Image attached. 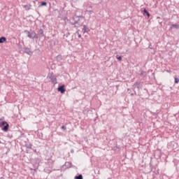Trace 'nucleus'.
Masks as SVG:
<instances>
[{
    "label": "nucleus",
    "mask_w": 179,
    "mask_h": 179,
    "mask_svg": "<svg viewBox=\"0 0 179 179\" xmlns=\"http://www.w3.org/2000/svg\"><path fill=\"white\" fill-rule=\"evenodd\" d=\"M24 33H25V34H27V36H29V33H31V32L29 31L24 30Z\"/></svg>",
    "instance_id": "obj_23"
},
{
    "label": "nucleus",
    "mask_w": 179,
    "mask_h": 179,
    "mask_svg": "<svg viewBox=\"0 0 179 179\" xmlns=\"http://www.w3.org/2000/svg\"><path fill=\"white\" fill-rule=\"evenodd\" d=\"M75 179H83V176L82 174L75 176Z\"/></svg>",
    "instance_id": "obj_18"
},
{
    "label": "nucleus",
    "mask_w": 179,
    "mask_h": 179,
    "mask_svg": "<svg viewBox=\"0 0 179 179\" xmlns=\"http://www.w3.org/2000/svg\"><path fill=\"white\" fill-rule=\"evenodd\" d=\"M18 48H19L20 50H21V48H22V46L21 44H18Z\"/></svg>",
    "instance_id": "obj_26"
},
{
    "label": "nucleus",
    "mask_w": 179,
    "mask_h": 179,
    "mask_svg": "<svg viewBox=\"0 0 179 179\" xmlns=\"http://www.w3.org/2000/svg\"><path fill=\"white\" fill-rule=\"evenodd\" d=\"M22 8L24 10H30L31 9V4L22 5Z\"/></svg>",
    "instance_id": "obj_8"
},
{
    "label": "nucleus",
    "mask_w": 179,
    "mask_h": 179,
    "mask_svg": "<svg viewBox=\"0 0 179 179\" xmlns=\"http://www.w3.org/2000/svg\"><path fill=\"white\" fill-rule=\"evenodd\" d=\"M24 52L28 55H33V52L29 48H24Z\"/></svg>",
    "instance_id": "obj_6"
},
{
    "label": "nucleus",
    "mask_w": 179,
    "mask_h": 179,
    "mask_svg": "<svg viewBox=\"0 0 179 179\" xmlns=\"http://www.w3.org/2000/svg\"><path fill=\"white\" fill-rule=\"evenodd\" d=\"M34 34H35V32H34V31L28 33L27 37H28L29 38H33Z\"/></svg>",
    "instance_id": "obj_13"
},
{
    "label": "nucleus",
    "mask_w": 179,
    "mask_h": 179,
    "mask_svg": "<svg viewBox=\"0 0 179 179\" xmlns=\"http://www.w3.org/2000/svg\"><path fill=\"white\" fill-rule=\"evenodd\" d=\"M117 59L119 60V61H122V57L119 56V57H117Z\"/></svg>",
    "instance_id": "obj_24"
},
{
    "label": "nucleus",
    "mask_w": 179,
    "mask_h": 179,
    "mask_svg": "<svg viewBox=\"0 0 179 179\" xmlns=\"http://www.w3.org/2000/svg\"><path fill=\"white\" fill-rule=\"evenodd\" d=\"M72 166V164L69 162H65V164L63 165V167H65V169H70Z\"/></svg>",
    "instance_id": "obj_9"
},
{
    "label": "nucleus",
    "mask_w": 179,
    "mask_h": 179,
    "mask_svg": "<svg viewBox=\"0 0 179 179\" xmlns=\"http://www.w3.org/2000/svg\"><path fill=\"white\" fill-rule=\"evenodd\" d=\"M56 59H57V61L61 62L62 60V55H57Z\"/></svg>",
    "instance_id": "obj_17"
},
{
    "label": "nucleus",
    "mask_w": 179,
    "mask_h": 179,
    "mask_svg": "<svg viewBox=\"0 0 179 179\" xmlns=\"http://www.w3.org/2000/svg\"><path fill=\"white\" fill-rule=\"evenodd\" d=\"M175 84H178L179 83V79L178 78H175V81H174Z\"/></svg>",
    "instance_id": "obj_22"
},
{
    "label": "nucleus",
    "mask_w": 179,
    "mask_h": 179,
    "mask_svg": "<svg viewBox=\"0 0 179 179\" xmlns=\"http://www.w3.org/2000/svg\"><path fill=\"white\" fill-rule=\"evenodd\" d=\"M158 23H163V18L160 17H157Z\"/></svg>",
    "instance_id": "obj_16"
},
{
    "label": "nucleus",
    "mask_w": 179,
    "mask_h": 179,
    "mask_svg": "<svg viewBox=\"0 0 179 179\" xmlns=\"http://www.w3.org/2000/svg\"><path fill=\"white\" fill-rule=\"evenodd\" d=\"M6 41V38L5 36H1L0 38V44H2V43Z\"/></svg>",
    "instance_id": "obj_14"
},
{
    "label": "nucleus",
    "mask_w": 179,
    "mask_h": 179,
    "mask_svg": "<svg viewBox=\"0 0 179 179\" xmlns=\"http://www.w3.org/2000/svg\"><path fill=\"white\" fill-rule=\"evenodd\" d=\"M90 13H92V11H90Z\"/></svg>",
    "instance_id": "obj_34"
},
{
    "label": "nucleus",
    "mask_w": 179,
    "mask_h": 179,
    "mask_svg": "<svg viewBox=\"0 0 179 179\" xmlns=\"http://www.w3.org/2000/svg\"><path fill=\"white\" fill-rule=\"evenodd\" d=\"M142 9H143L142 13L143 16H147V17H150L151 15L149 13V11L146 8H142Z\"/></svg>",
    "instance_id": "obj_7"
},
{
    "label": "nucleus",
    "mask_w": 179,
    "mask_h": 179,
    "mask_svg": "<svg viewBox=\"0 0 179 179\" xmlns=\"http://www.w3.org/2000/svg\"><path fill=\"white\" fill-rule=\"evenodd\" d=\"M40 26V29L38 32V37H44L45 34H44V31H43V29H44V24L43 23H41L39 24Z\"/></svg>",
    "instance_id": "obj_4"
},
{
    "label": "nucleus",
    "mask_w": 179,
    "mask_h": 179,
    "mask_svg": "<svg viewBox=\"0 0 179 179\" xmlns=\"http://www.w3.org/2000/svg\"><path fill=\"white\" fill-rule=\"evenodd\" d=\"M71 153L73 154L74 153V150H71Z\"/></svg>",
    "instance_id": "obj_29"
},
{
    "label": "nucleus",
    "mask_w": 179,
    "mask_h": 179,
    "mask_svg": "<svg viewBox=\"0 0 179 179\" xmlns=\"http://www.w3.org/2000/svg\"><path fill=\"white\" fill-rule=\"evenodd\" d=\"M55 12H57V13H60V11H59V10H58V9H55Z\"/></svg>",
    "instance_id": "obj_27"
},
{
    "label": "nucleus",
    "mask_w": 179,
    "mask_h": 179,
    "mask_svg": "<svg viewBox=\"0 0 179 179\" xmlns=\"http://www.w3.org/2000/svg\"><path fill=\"white\" fill-rule=\"evenodd\" d=\"M73 20H74L73 23H85V17L83 15H78V14H76L73 17Z\"/></svg>",
    "instance_id": "obj_1"
},
{
    "label": "nucleus",
    "mask_w": 179,
    "mask_h": 179,
    "mask_svg": "<svg viewBox=\"0 0 179 179\" xmlns=\"http://www.w3.org/2000/svg\"><path fill=\"white\" fill-rule=\"evenodd\" d=\"M134 94H136V92H134Z\"/></svg>",
    "instance_id": "obj_33"
},
{
    "label": "nucleus",
    "mask_w": 179,
    "mask_h": 179,
    "mask_svg": "<svg viewBox=\"0 0 179 179\" xmlns=\"http://www.w3.org/2000/svg\"><path fill=\"white\" fill-rule=\"evenodd\" d=\"M48 78H49L54 85L57 84V79L52 73L48 74Z\"/></svg>",
    "instance_id": "obj_3"
},
{
    "label": "nucleus",
    "mask_w": 179,
    "mask_h": 179,
    "mask_svg": "<svg viewBox=\"0 0 179 179\" xmlns=\"http://www.w3.org/2000/svg\"><path fill=\"white\" fill-rule=\"evenodd\" d=\"M136 179H138V178H136Z\"/></svg>",
    "instance_id": "obj_35"
},
{
    "label": "nucleus",
    "mask_w": 179,
    "mask_h": 179,
    "mask_svg": "<svg viewBox=\"0 0 179 179\" xmlns=\"http://www.w3.org/2000/svg\"><path fill=\"white\" fill-rule=\"evenodd\" d=\"M74 24H76V23H72V26H74Z\"/></svg>",
    "instance_id": "obj_31"
},
{
    "label": "nucleus",
    "mask_w": 179,
    "mask_h": 179,
    "mask_svg": "<svg viewBox=\"0 0 179 179\" xmlns=\"http://www.w3.org/2000/svg\"><path fill=\"white\" fill-rule=\"evenodd\" d=\"M140 76L145 78L147 76V73L144 71H141L140 73Z\"/></svg>",
    "instance_id": "obj_12"
},
{
    "label": "nucleus",
    "mask_w": 179,
    "mask_h": 179,
    "mask_svg": "<svg viewBox=\"0 0 179 179\" xmlns=\"http://www.w3.org/2000/svg\"><path fill=\"white\" fill-rule=\"evenodd\" d=\"M83 33H89L90 31V29L86 25H83Z\"/></svg>",
    "instance_id": "obj_10"
},
{
    "label": "nucleus",
    "mask_w": 179,
    "mask_h": 179,
    "mask_svg": "<svg viewBox=\"0 0 179 179\" xmlns=\"http://www.w3.org/2000/svg\"><path fill=\"white\" fill-rule=\"evenodd\" d=\"M3 120V119L2 118H0V121H2Z\"/></svg>",
    "instance_id": "obj_32"
},
{
    "label": "nucleus",
    "mask_w": 179,
    "mask_h": 179,
    "mask_svg": "<svg viewBox=\"0 0 179 179\" xmlns=\"http://www.w3.org/2000/svg\"><path fill=\"white\" fill-rule=\"evenodd\" d=\"M32 38H38V35L35 32V34H33Z\"/></svg>",
    "instance_id": "obj_21"
},
{
    "label": "nucleus",
    "mask_w": 179,
    "mask_h": 179,
    "mask_svg": "<svg viewBox=\"0 0 179 179\" xmlns=\"http://www.w3.org/2000/svg\"><path fill=\"white\" fill-rule=\"evenodd\" d=\"M134 85L135 87H137V88H138V90L141 89V83H140L136 82V83L134 84Z\"/></svg>",
    "instance_id": "obj_15"
},
{
    "label": "nucleus",
    "mask_w": 179,
    "mask_h": 179,
    "mask_svg": "<svg viewBox=\"0 0 179 179\" xmlns=\"http://www.w3.org/2000/svg\"><path fill=\"white\" fill-rule=\"evenodd\" d=\"M61 20H64V22L65 23H67V22H69V20H68L67 17H63L61 19Z\"/></svg>",
    "instance_id": "obj_20"
},
{
    "label": "nucleus",
    "mask_w": 179,
    "mask_h": 179,
    "mask_svg": "<svg viewBox=\"0 0 179 179\" xmlns=\"http://www.w3.org/2000/svg\"><path fill=\"white\" fill-rule=\"evenodd\" d=\"M57 92H60L61 94H64L66 92L65 85H62L57 87Z\"/></svg>",
    "instance_id": "obj_5"
},
{
    "label": "nucleus",
    "mask_w": 179,
    "mask_h": 179,
    "mask_svg": "<svg viewBox=\"0 0 179 179\" xmlns=\"http://www.w3.org/2000/svg\"><path fill=\"white\" fill-rule=\"evenodd\" d=\"M48 3L47 1H41L38 6V8H41L42 6H47Z\"/></svg>",
    "instance_id": "obj_11"
},
{
    "label": "nucleus",
    "mask_w": 179,
    "mask_h": 179,
    "mask_svg": "<svg viewBox=\"0 0 179 179\" xmlns=\"http://www.w3.org/2000/svg\"><path fill=\"white\" fill-rule=\"evenodd\" d=\"M131 96H134V93H131Z\"/></svg>",
    "instance_id": "obj_30"
},
{
    "label": "nucleus",
    "mask_w": 179,
    "mask_h": 179,
    "mask_svg": "<svg viewBox=\"0 0 179 179\" xmlns=\"http://www.w3.org/2000/svg\"><path fill=\"white\" fill-rule=\"evenodd\" d=\"M61 129L64 130H66V127L64 125L61 127Z\"/></svg>",
    "instance_id": "obj_25"
},
{
    "label": "nucleus",
    "mask_w": 179,
    "mask_h": 179,
    "mask_svg": "<svg viewBox=\"0 0 179 179\" xmlns=\"http://www.w3.org/2000/svg\"><path fill=\"white\" fill-rule=\"evenodd\" d=\"M0 128H1V130L4 132H8L9 129V124L6 121H3L0 122Z\"/></svg>",
    "instance_id": "obj_2"
},
{
    "label": "nucleus",
    "mask_w": 179,
    "mask_h": 179,
    "mask_svg": "<svg viewBox=\"0 0 179 179\" xmlns=\"http://www.w3.org/2000/svg\"><path fill=\"white\" fill-rule=\"evenodd\" d=\"M82 36L81 34H78V38H81Z\"/></svg>",
    "instance_id": "obj_28"
},
{
    "label": "nucleus",
    "mask_w": 179,
    "mask_h": 179,
    "mask_svg": "<svg viewBox=\"0 0 179 179\" xmlns=\"http://www.w3.org/2000/svg\"><path fill=\"white\" fill-rule=\"evenodd\" d=\"M173 27H174L175 29H178L179 25H178V24H173L171 25V29H173Z\"/></svg>",
    "instance_id": "obj_19"
}]
</instances>
